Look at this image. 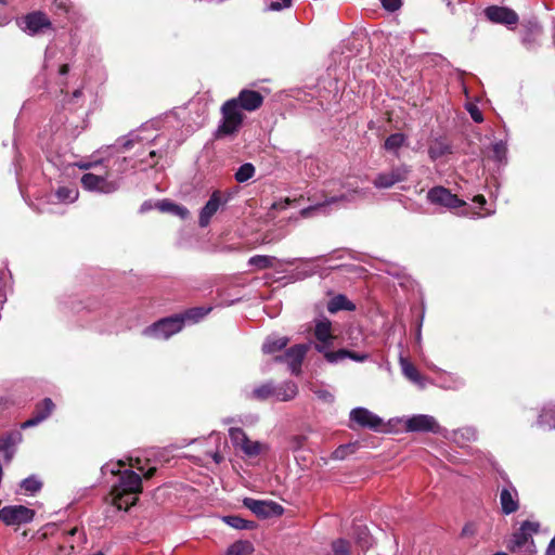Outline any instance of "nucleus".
<instances>
[{"label": "nucleus", "mask_w": 555, "mask_h": 555, "mask_svg": "<svg viewBox=\"0 0 555 555\" xmlns=\"http://www.w3.org/2000/svg\"><path fill=\"white\" fill-rule=\"evenodd\" d=\"M156 467L150 466L145 469L140 459H130L129 463L124 461L108 462L101 468L103 481L107 486H141L149 481L155 474Z\"/></svg>", "instance_id": "obj_1"}, {"label": "nucleus", "mask_w": 555, "mask_h": 555, "mask_svg": "<svg viewBox=\"0 0 555 555\" xmlns=\"http://www.w3.org/2000/svg\"><path fill=\"white\" fill-rule=\"evenodd\" d=\"M540 524L526 520L521 524L520 528L514 532L507 548L515 553H521V555H531L533 553V539L532 534L538 533Z\"/></svg>", "instance_id": "obj_2"}, {"label": "nucleus", "mask_w": 555, "mask_h": 555, "mask_svg": "<svg viewBox=\"0 0 555 555\" xmlns=\"http://www.w3.org/2000/svg\"><path fill=\"white\" fill-rule=\"evenodd\" d=\"M229 436L233 448L248 459L257 457L268 451L266 443L251 440L242 428L231 427Z\"/></svg>", "instance_id": "obj_3"}, {"label": "nucleus", "mask_w": 555, "mask_h": 555, "mask_svg": "<svg viewBox=\"0 0 555 555\" xmlns=\"http://www.w3.org/2000/svg\"><path fill=\"white\" fill-rule=\"evenodd\" d=\"M313 336L315 338L314 349L322 353L327 361V354L334 353L331 348L335 340V335L333 334L332 322L325 318L321 317L314 320L313 326Z\"/></svg>", "instance_id": "obj_4"}, {"label": "nucleus", "mask_w": 555, "mask_h": 555, "mask_svg": "<svg viewBox=\"0 0 555 555\" xmlns=\"http://www.w3.org/2000/svg\"><path fill=\"white\" fill-rule=\"evenodd\" d=\"M183 318L180 315H172L164 318L151 326L143 330L142 334L155 339H168L173 334L180 332L183 327Z\"/></svg>", "instance_id": "obj_5"}, {"label": "nucleus", "mask_w": 555, "mask_h": 555, "mask_svg": "<svg viewBox=\"0 0 555 555\" xmlns=\"http://www.w3.org/2000/svg\"><path fill=\"white\" fill-rule=\"evenodd\" d=\"M221 113L222 122L218 127V135H229L236 132L244 118V115L242 114L238 105H236V102L232 100L227 101L221 107Z\"/></svg>", "instance_id": "obj_6"}, {"label": "nucleus", "mask_w": 555, "mask_h": 555, "mask_svg": "<svg viewBox=\"0 0 555 555\" xmlns=\"http://www.w3.org/2000/svg\"><path fill=\"white\" fill-rule=\"evenodd\" d=\"M411 168L408 165H398L375 176L372 183L376 189H390L397 183L408 180Z\"/></svg>", "instance_id": "obj_7"}, {"label": "nucleus", "mask_w": 555, "mask_h": 555, "mask_svg": "<svg viewBox=\"0 0 555 555\" xmlns=\"http://www.w3.org/2000/svg\"><path fill=\"white\" fill-rule=\"evenodd\" d=\"M370 191L369 189H352L339 196H332L330 198H326L323 203L315 204L313 206L306 207L300 210V216L304 218H309L313 215L315 211H325V208L328 205L338 203V202H352L358 198H365L369 195Z\"/></svg>", "instance_id": "obj_8"}, {"label": "nucleus", "mask_w": 555, "mask_h": 555, "mask_svg": "<svg viewBox=\"0 0 555 555\" xmlns=\"http://www.w3.org/2000/svg\"><path fill=\"white\" fill-rule=\"evenodd\" d=\"M243 505L251 511L260 519H267L274 516H281L284 512L282 505L273 501L255 500L251 498H245Z\"/></svg>", "instance_id": "obj_9"}, {"label": "nucleus", "mask_w": 555, "mask_h": 555, "mask_svg": "<svg viewBox=\"0 0 555 555\" xmlns=\"http://www.w3.org/2000/svg\"><path fill=\"white\" fill-rule=\"evenodd\" d=\"M142 490L143 488H112L109 492L111 503L117 509L128 511L130 506L137 503Z\"/></svg>", "instance_id": "obj_10"}, {"label": "nucleus", "mask_w": 555, "mask_h": 555, "mask_svg": "<svg viewBox=\"0 0 555 555\" xmlns=\"http://www.w3.org/2000/svg\"><path fill=\"white\" fill-rule=\"evenodd\" d=\"M427 199L435 205L443 206L449 209H454L465 205V202L460 199L455 194H452L443 186H435L427 193Z\"/></svg>", "instance_id": "obj_11"}, {"label": "nucleus", "mask_w": 555, "mask_h": 555, "mask_svg": "<svg viewBox=\"0 0 555 555\" xmlns=\"http://www.w3.org/2000/svg\"><path fill=\"white\" fill-rule=\"evenodd\" d=\"M80 181L83 189L87 191L100 192L103 194L113 193L119 188L117 181H109L103 176H96L93 173H85Z\"/></svg>", "instance_id": "obj_12"}, {"label": "nucleus", "mask_w": 555, "mask_h": 555, "mask_svg": "<svg viewBox=\"0 0 555 555\" xmlns=\"http://www.w3.org/2000/svg\"><path fill=\"white\" fill-rule=\"evenodd\" d=\"M196 443H202L205 446L204 448V456H203V461H212L215 462L216 464H219L220 462H222L223 460V456L221 455V447H225L227 446V442L225 440L221 437L220 434L218 433H211L208 438L202 440V441H196Z\"/></svg>", "instance_id": "obj_13"}, {"label": "nucleus", "mask_w": 555, "mask_h": 555, "mask_svg": "<svg viewBox=\"0 0 555 555\" xmlns=\"http://www.w3.org/2000/svg\"><path fill=\"white\" fill-rule=\"evenodd\" d=\"M308 350L309 345L307 344L295 345L287 349L283 356L275 358V360L287 363L291 372L295 375H298L300 373L301 363Z\"/></svg>", "instance_id": "obj_14"}, {"label": "nucleus", "mask_w": 555, "mask_h": 555, "mask_svg": "<svg viewBox=\"0 0 555 555\" xmlns=\"http://www.w3.org/2000/svg\"><path fill=\"white\" fill-rule=\"evenodd\" d=\"M18 26L29 35H36L44 28H49L51 23L47 15L42 12H33L24 16Z\"/></svg>", "instance_id": "obj_15"}, {"label": "nucleus", "mask_w": 555, "mask_h": 555, "mask_svg": "<svg viewBox=\"0 0 555 555\" xmlns=\"http://www.w3.org/2000/svg\"><path fill=\"white\" fill-rule=\"evenodd\" d=\"M229 197H222L220 191H215L205 206L202 208L199 212L198 223L202 228H205L209 224L212 216L219 210V208L227 204Z\"/></svg>", "instance_id": "obj_16"}, {"label": "nucleus", "mask_w": 555, "mask_h": 555, "mask_svg": "<svg viewBox=\"0 0 555 555\" xmlns=\"http://www.w3.org/2000/svg\"><path fill=\"white\" fill-rule=\"evenodd\" d=\"M485 15L492 23L503 24L507 26L514 25L518 22V15L515 13V11L504 7H488L485 10Z\"/></svg>", "instance_id": "obj_17"}, {"label": "nucleus", "mask_w": 555, "mask_h": 555, "mask_svg": "<svg viewBox=\"0 0 555 555\" xmlns=\"http://www.w3.org/2000/svg\"><path fill=\"white\" fill-rule=\"evenodd\" d=\"M405 427L409 431L438 433L440 429L437 421L433 416L425 414L414 415L408 418L405 422Z\"/></svg>", "instance_id": "obj_18"}, {"label": "nucleus", "mask_w": 555, "mask_h": 555, "mask_svg": "<svg viewBox=\"0 0 555 555\" xmlns=\"http://www.w3.org/2000/svg\"><path fill=\"white\" fill-rule=\"evenodd\" d=\"M350 421L354 422L360 427H366L371 429L378 428L383 423L382 418L365 408H356L351 410Z\"/></svg>", "instance_id": "obj_19"}, {"label": "nucleus", "mask_w": 555, "mask_h": 555, "mask_svg": "<svg viewBox=\"0 0 555 555\" xmlns=\"http://www.w3.org/2000/svg\"><path fill=\"white\" fill-rule=\"evenodd\" d=\"M147 129L145 127L140 130L130 132L127 137L120 139V144L124 151H129L133 149L135 145H151L156 137L150 135L146 133Z\"/></svg>", "instance_id": "obj_20"}, {"label": "nucleus", "mask_w": 555, "mask_h": 555, "mask_svg": "<svg viewBox=\"0 0 555 555\" xmlns=\"http://www.w3.org/2000/svg\"><path fill=\"white\" fill-rule=\"evenodd\" d=\"M231 100L235 101L240 108L253 112L261 106L263 96L258 91L242 90L237 98Z\"/></svg>", "instance_id": "obj_21"}, {"label": "nucleus", "mask_w": 555, "mask_h": 555, "mask_svg": "<svg viewBox=\"0 0 555 555\" xmlns=\"http://www.w3.org/2000/svg\"><path fill=\"white\" fill-rule=\"evenodd\" d=\"M54 410V403L50 398H46L36 405L33 416L23 423L22 428H28L38 425L50 416Z\"/></svg>", "instance_id": "obj_22"}, {"label": "nucleus", "mask_w": 555, "mask_h": 555, "mask_svg": "<svg viewBox=\"0 0 555 555\" xmlns=\"http://www.w3.org/2000/svg\"><path fill=\"white\" fill-rule=\"evenodd\" d=\"M512 490L513 491L508 488H503L500 494L502 512L506 515L515 513L519 507L516 488H512Z\"/></svg>", "instance_id": "obj_23"}, {"label": "nucleus", "mask_w": 555, "mask_h": 555, "mask_svg": "<svg viewBox=\"0 0 555 555\" xmlns=\"http://www.w3.org/2000/svg\"><path fill=\"white\" fill-rule=\"evenodd\" d=\"M400 366L402 374L418 387L424 388L425 378L420 374L418 370L405 358H400Z\"/></svg>", "instance_id": "obj_24"}, {"label": "nucleus", "mask_w": 555, "mask_h": 555, "mask_svg": "<svg viewBox=\"0 0 555 555\" xmlns=\"http://www.w3.org/2000/svg\"><path fill=\"white\" fill-rule=\"evenodd\" d=\"M297 385L292 380H287L279 386H275L274 398L278 401H289L293 400L297 396Z\"/></svg>", "instance_id": "obj_25"}, {"label": "nucleus", "mask_w": 555, "mask_h": 555, "mask_svg": "<svg viewBox=\"0 0 555 555\" xmlns=\"http://www.w3.org/2000/svg\"><path fill=\"white\" fill-rule=\"evenodd\" d=\"M351 359L356 362H364L369 359L367 353H358L353 351H349L347 349H339L335 351L334 353L327 354V362L328 363H338L345 359Z\"/></svg>", "instance_id": "obj_26"}, {"label": "nucleus", "mask_w": 555, "mask_h": 555, "mask_svg": "<svg viewBox=\"0 0 555 555\" xmlns=\"http://www.w3.org/2000/svg\"><path fill=\"white\" fill-rule=\"evenodd\" d=\"M450 153L451 145L447 142V140L442 138H437L429 144L428 155L431 160H437L438 158Z\"/></svg>", "instance_id": "obj_27"}, {"label": "nucleus", "mask_w": 555, "mask_h": 555, "mask_svg": "<svg viewBox=\"0 0 555 555\" xmlns=\"http://www.w3.org/2000/svg\"><path fill=\"white\" fill-rule=\"evenodd\" d=\"M356 306L345 296L336 295L327 302V310L331 313H336L340 310L353 311Z\"/></svg>", "instance_id": "obj_28"}, {"label": "nucleus", "mask_w": 555, "mask_h": 555, "mask_svg": "<svg viewBox=\"0 0 555 555\" xmlns=\"http://www.w3.org/2000/svg\"><path fill=\"white\" fill-rule=\"evenodd\" d=\"M288 344V338L285 336L270 335L267 337L262 345V351L264 353H274L282 350Z\"/></svg>", "instance_id": "obj_29"}, {"label": "nucleus", "mask_w": 555, "mask_h": 555, "mask_svg": "<svg viewBox=\"0 0 555 555\" xmlns=\"http://www.w3.org/2000/svg\"><path fill=\"white\" fill-rule=\"evenodd\" d=\"M21 441V434L12 433L0 438V450L4 452L8 460L13 454V448Z\"/></svg>", "instance_id": "obj_30"}, {"label": "nucleus", "mask_w": 555, "mask_h": 555, "mask_svg": "<svg viewBox=\"0 0 555 555\" xmlns=\"http://www.w3.org/2000/svg\"><path fill=\"white\" fill-rule=\"evenodd\" d=\"M405 141L406 137L403 133H392L385 140L384 149L395 155H398L399 149L405 144Z\"/></svg>", "instance_id": "obj_31"}, {"label": "nucleus", "mask_w": 555, "mask_h": 555, "mask_svg": "<svg viewBox=\"0 0 555 555\" xmlns=\"http://www.w3.org/2000/svg\"><path fill=\"white\" fill-rule=\"evenodd\" d=\"M156 207L164 212H172L182 219L186 218L189 216V210L180 205H177L170 201L164 199L156 204Z\"/></svg>", "instance_id": "obj_32"}, {"label": "nucleus", "mask_w": 555, "mask_h": 555, "mask_svg": "<svg viewBox=\"0 0 555 555\" xmlns=\"http://www.w3.org/2000/svg\"><path fill=\"white\" fill-rule=\"evenodd\" d=\"M274 392H275V385L270 382V383L262 384L259 387H256L253 390L250 398L255 399V400L263 401L269 398H274Z\"/></svg>", "instance_id": "obj_33"}, {"label": "nucleus", "mask_w": 555, "mask_h": 555, "mask_svg": "<svg viewBox=\"0 0 555 555\" xmlns=\"http://www.w3.org/2000/svg\"><path fill=\"white\" fill-rule=\"evenodd\" d=\"M278 259L273 256L256 255L249 258L248 264L255 267L257 270H264L274 267Z\"/></svg>", "instance_id": "obj_34"}, {"label": "nucleus", "mask_w": 555, "mask_h": 555, "mask_svg": "<svg viewBox=\"0 0 555 555\" xmlns=\"http://www.w3.org/2000/svg\"><path fill=\"white\" fill-rule=\"evenodd\" d=\"M356 542L361 550H369L372 545L371 535L365 526L354 527Z\"/></svg>", "instance_id": "obj_35"}, {"label": "nucleus", "mask_w": 555, "mask_h": 555, "mask_svg": "<svg viewBox=\"0 0 555 555\" xmlns=\"http://www.w3.org/2000/svg\"><path fill=\"white\" fill-rule=\"evenodd\" d=\"M357 450H358V443L353 442V443L341 444L333 451L331 457L336 461H343V460L347 459L349 455L356 453Z\"/></svg>", "instance_id": "obj_36"}, {"label": "nucleus", "mask_w": 555, "mask_h": 555, "mask_svg": "<svg viewBox=\"0 0 555 555\" xmlns=\"http://www.w3.org/2000/svg\"><path fill=\"white\" fill-rule=\"evenodd\" d=\"M254 551L249 541H236L227 551L225 555H248Z\"/></svg>", "instance_id": "obj_37"}, {"label": "nucleus", "mask_w": 555, "mask_h": 555, "mask_svg": "<svg viewBox=\"0 0 555 555\" xmlns=\"http://www.w3.org/2000/svg\"><path fill=\"white\" fill-rule=\"evenodd\" d=\"M255 175V167L250 163L243 164L235 172L234 177L238 183H244Z\"/></svg>", "instance_id": "obj_38"}, {"label": "nucleus", "mask_w": 555, "mask_h": 555, "mask_svg": "<svg viewBox=\"0 0 555 555\" xmlns=\"http://www.w3.org/2000/svg\"><path fill=\"white\" fill-rule=\"evenodd\" d=\"M211 308H192L188 311H185L183 314H180V317L183 318V322L185 320L198 322L202 318H204L206 314L209 313Z\"/></svg>", "instance_id": "obj_39"}, {"label": "nucleus", "mask_w": 555, "mask_h": 555, "mask_svg": "<svg viewBox=\"0 0 555 555\" xmlns=\"http://www.w3.org/2000/svg\"><path fill=\"white\" fill-rule=\"evenodd\" d=\"M492 158L498 163H504L506 160L507 147L503 141H499L492 144Z\"/></svg>", "instance_id": "obj_40"}, {"label": "nucleus", "mask_w": 555, "mask_h": 555, "mask_svg": "<svg viewBox=\"0 0 555 555\" xmlns=\"http://www.w3.org/2000/svg\"><path fill=\"white\" fill-rule=\"evenodd\" d=\"M56 196L60 201L74 202L78 197V190L76 188L61 186L56 191Z\"/></svg>", "instance_id": "obj_41"}, {"label": "nucleus", "mask_w": 555, "mask_h": 555, "mask_svg": "<svg viewBox=\"0 0 555 555\" xmlns=\"http://www.w3.org/2000/svg\"><path fill=\"white\" fill-rule=\"evenodd\" d=\"M334 555H350V542L345 539H337L332 542Z\"/></svg>", "instance_id": "obj_42"}, {"label": "nucleus", "mask_w": 555, "mask_h": 555, "mask_svg": "<svg viewBox=\"0 0 555 555\" xmlns=\"http://www.w3.org/2000/svg\"><path fill=\"white\" fill-rule=\"evenodd\" d=\"M548 420H555V405L544 406L539 415L538 423L541 426H546L548 424Z\"/></svg>", "instance_id": "obj_43"}, {"label": "nucleus", "mask_w": 555, "mask_h": 555, "mask_svg": "<svg viewBox=\"0 0 555 555\" xmlns=\"http://www.w3.org/2000/svg\"><path fill=\"white\" fill-rule=\"evenodd\" d=\"M312 392L317 396L319 400H321L324 403H333L334 402V395L328 391L327 389L320 388V387H312Z\"/></svg>", "instance_id": "obj_44"}, {"label": "nucleus", "mask_w": 555, "mask_h": 555, "mask_svg": "<svg viewBox=\"0 0 555 555\" xmlns=\"http://www.w3.org/2000/svg\"><path fill=\"white\" fill-rule=\"evenodd\" d=\"M138 162L133 165V167L141 165H146L147 167H153L157 164V153L154 150L149 151V154L146 157H141V154H138Z\"/></svg>", "instance_id": "obj_45"}, {"label": "nucleus", "mask_w": 555, "mask_h": 555, "mask_svg": "<svg viewBox=\"0 0 555 555\" xmlns=\"http://www.w3.org/2000/svg\"><path fill=\"white\" fill-rule=\"evenodd\" d=\"M223 521L234 529L243 530L245 519L237 515H229L223 517Z\"/></svg>", "instance_id": "obj_46"}, {"label": "nucleus", "mask_w": 555, "mask_h": 555, "mask_svg": "<svg viewBox=\"0 0 555 555\" xmlns=\"http://www.w3.org/2000/svg\"><path fill=\"white\" fill-rule=\"evenodd\" d=\"M478 526L474 521H468L464 525L461 531V538H473L477 534Z\"/></svg>", "instance_id": "obj_47"}, {"label": "nucleus", "mask_w": 555, "mask_h": 555, "mask_svg": "<svg viewBox=\"0 0 555 555\" xmlns=\"http://www.w3.org/2000/svg\"><path fill=\"white\" fill-rule=\"evenodd\" d=\"M454 435H455V440L459 439L457 438L459 436L466 440H475L477 437L476 430L472 427L462 428L459 431H456Z\"/></svg>", "instance_id": "obj_48"}, {"label": "nucleus", "mask_w": 555, "mask_h": 555, "mask_svg": "<svg viewBox=\"0 0 555 555\" xmlns=\"http://www.w3.org/2000/svg\"><path fill=\"white\" fill-rule=\"evenodd\" d=\"M292 3V0H275L272 1L269 5L272 11H280L284 8H288Z\"/></svg>", "instance_id": "obj_49"}, {"label": "nucleus", "mask_w": 555, "mask_h": 555, "mask_svg": "<svg viewBox=\"0 0 555 555\" xmlns=\"http://www.w3.org/2000/svg\"><path fill=\"white\" fill-rule=\"evenodd\" d=\"M383 7L388 11H396L401 7V0H382Z\"/></svg>", "instance_id": "obj_50"}, {"label": "nucleus", "mask_w": 555, "mask_h": 555, "mask_svg": "<svg viewBox=\"0 0 555 555\" xmlns=\"http://www.w3.org/2000/svg\"><path fill=\"white\" fill-rule=\"evenodd\" d=\"M20 486L26 487V486H42V480L36 476L31 475L27 478H25Z\"/></svg>", "instance_id": "obj_51"}, {"label": "nucleus", "mask_w": 555, "mask_h": 555, "mask_svg": "<svg viewBox=\"0 0 555 555\" xmlns=\"http://www.w3.org/2000/svg\"><path fill=\"white\" fill-rule=\"evenodd\" d=\"M469 113L474 121L481 122L483 120L482 113L476 106L469 108Z\"/></svg>", "instance_id": "obj_52"}, {"label": "nucleus", "mask_w": 555, "mask_h": 555, "mask_svg": "<svg viewBox=\"0 0 555 555\" xmlns=\"http://www.w3.org/2000/svg\"><path fill=\"white\" fill-rule=\"evenodd\" d=\"M545 555H555V537L551 540L546 548Z\"/></svg>", "instance_id": "obj_53"}, {"label": "nucleus", "mask_w": 555, "mask_h": 555, "mask_svg": "<svg viewBox=\"0 0 555 555\" xmlns=\"http://www.w3.org/2000/svg\"><path fill=\"white\" fill-rule=\"evenodd\" d=\"M257 528V524L253 520L245 519L244 528L245 530H254Z\"/></svg>", "instance_id": "obj_54"}, {"label": "nucleus", "mask_w": 555, "mask_h": 555, "mask_svg": "<svg viewBox=\"0 0 555 555\" xmlns=\"http://www.w3.org/2000/svg\"><path fill=\"white\" fill-rule=\"evenodd\" d=\"M474 201H475L476 203H478L479 205H483V204H486V198H485V196H483V195H477V196H475Z\"/></svg>", "instance_id": "obj_55"}, {"label": "nucleus", "mask_w": 555, "mask_h": 555, "mask_svg": "<svg viewBox=\"0 0 555 555\" xmlns=\"http://www.w3.org/2000/svg\"><path fill=\"white\" fill-rule=\"evenodd\" d=\"M68 70H69L68 65H67V64H64V65H62V66L60 67L59 73H60V75H66V74L68 73Z\"/></svg>", "instance_id": "obj_56"}, {"label": "nucleus", "mask_w": 555, "mask_h": 555, "mask_svg": "<svg viewBox=\"0 0 555 555\" xmlns=\"http://www.w3.org/2000/svg\"><path fill=\"white\" fill-rule=\"evenodd\" d=\"M92 165H93L92 163H83V164L79 165V168H81V169H89V168L92 167Z\"/></svg>", "instance_id": "obj_57"}, {"label": "nucleus", "mask_w": 555, "mask_h": 555, "mask_svg": "<svg viewBox=\"0 0 555 555\" xmlns=\"http://www.w3.org/2000/svg\"><path fill=\"white\" fill-rule=\"evenodd\" d=\"M81 94H82V91L80 89H77V90L74 91L73 98L74 99H78V98L81 96Z\"/></svg>", "instance_id": "obj_58"}, {"label": "nucleus", "mask_w": 555, "mask_h": 555, "mask_svg": "<svg viewBox=\"0 0 555 555\" xmlns=\"http://www.w3.org/2000/svg\"><path fill=\"white\" fill-rule=\"evenodd\" d=\"M149 209H151V205L147 202L143 203L141 206V211H146Z\"/></svg>", "instance_id": "obj_59"}, {"label": "nucleus", "mask_w": 555, "mask_h": 555, "mask_svg": "<svg viewBox=\"0 0 555 555\" xmlns=\"http://www.w3.org/2000/svg\"><path fill=\"white\" fill-rule=\"evenodd\" d=\"M76 532H77V528L75 527V528H73V529H70V530L68 531V534H69V535H74V534H76Z\"/></svg>", "instance_id": "obj_60"}, {"label": "nucleus", "mask_w": 555, "mask_h": 555, "mask_svg": "<svg viewBox=\"0 0 555 555\" xmlns=\"http://www.w3.org/2000/svg\"><path fill=\"white\" fill-rule=\"evenodd\" d=\"M59 7L64 8L66 10L65 0H61Z\"/></svg>", "instance_id": "obj_61"}, {"label": "nucleus", "mask_w": 555, "mask_h": 555, "mask_svg": "<svg viewBox=\"0 0 555 555\" xmlns=\"http://www.w3.org/2000/svg\"><path fill=\"white\" fill-rule=\"evenodd\" d=\"M26 489L31 490V492H35V491L39 490L40 488L34 487V488H26Z\"/></svg>", "instance_id": "obj_62"}, {"label": "nucleus", "mask_w": 555, "mask_h": 555, "mask_svg": "<svg viewBox=\"0 0 555 555\" xmlns=\"http://www.w3.org/2000/svg\"><path fill=\"white\" fill-rule=\"evenodd\" d=\"M294 261H295V260H287V261H285V263H287V264H293V263H294Z\"/></svg>", "instance_id": "obj_63"}, {"label": "nucleus", "mask_w": 555, "mask_h": 555, "mask_svg": "<svg viewBox=\"0 0 555 555\" xmlns=\"http://www.w3.org/2000/svg\"><path fill=\"white\" fill-rule=\"evenodd\" d=\"M93 555H104V553L100 551V552H96V553H95V554H93Z\"/></svg>", "instance_id": "obj_64"}]
</instances>
